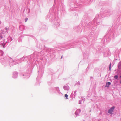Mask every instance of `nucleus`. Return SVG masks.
<instances>
[{
  "label": "nucleus",
  "instance_id": "nucleus-4",
  "mask_svg": "<svg viewBox=\"0 0 121 121\" xmlns=\"http://www.w3.org/2000/svg\"><path fill=\"white\" fill-rule=\"evenodd\" d=\"M114 78H115V79H117L118 78V76L117 75H115V76H114Z\"/></svg>",
  "mask_w": 121,
  "mask_h": 121
},
{
  "label": "nucleus",
  "instance_id": "nucleus-7",
  "mask_svg": "<svg viewBox=\"0 0 121 121\" xmlns=\"http://www.w3.org/2000/svg\"><path fill=\"white\" fill-rule=\"evenodd\" d=\"M3 47L4 48V46H3Z\"/></svg>",
  "mask_w": 121,
  "mask_h": 121
},
{
  "label": "nucleus",
  "instance_id": "nucleus-6",
  "mask_svg": "<svg viewBox=\"0 0 121 121\" xmlns=\"http://www.w3.org/2000/svg\"><path fill=\"white\" fill-rule=\"evenodd\" d=\"M111 64L110 63V66L109 68V70H111Z\"/></svg>",
  "mask_w": 121,
  "mask_h": 121
},
{
  "label": "nucleus",
  "instance_id": "nucleus-8",
  "mask_svg": "<svg viewBox=\"0 0 121 121\" xmlns=\"http://www.w3.org/2000/svg\"><path fill=\"white\" fill-rule=\"evenodd\" d=\"M62 56L61 58H62Z\"/></svg>",
  "mask_w": 121,
  "mask_h": 121
},
{
  "label": "nucleus",
  "instance_id": "nucleus-1",
  "mask_svg": "<svg viewBox=\"0 0 121 121\" xmlns=\"http://www.w3.org/2000/svg\"><path fill=\"white\" fill-rule=\"evenodd\" d=\"M115 108V107L114 106H113L111 107L110 109L108 111V113L110 114H112V112L113 111Z\"/></svg>",
  "mask_w": 121,
  "mask_h": 121
},
{
  "label": "nucleus",
  "instance_id": "nucleus-9",
  "mask_svg": "<svg viewBox=\"0 0 121 121\" xmlns=\"http://www.w3.org/2000/svg\"><path fill=\"white\" fill-rule=\"evenodd\" d=\"M120 83H121V82H120Z\"/></svg>",
  "mask_w": 121,
  "mask_h": 121
},
{
  "label": "nucleus",
  "instance_id": "nucleus-5",
  "mask_svg": "<svg viewBox=\"0 0 121 121\" xmlns=\"http://www.w3.org/2000/svg\"><path fill=\"white\" fill-rule=\"evenodd\" d=\"M28 20V18H26L25 19V22H27V21Z\"/></svg>",
  "mask_w": 121,
  "mask_h": 121
},
{
  "label": "nucleus",
  "instance_id": "nucleus-3",
  "mask_svg": "<svg viewBox=\"0 0 121 121\" xmlns=\"http://www.w3.org/2000/svg\"><path fill=\"white\" fill-rule=\"evenodd\" d=\"M66 97V99H68V98H67V97H68V95H67V94H65L64 95Z\"/></svg>",
  "mask_w": 121,
  "mask_h": 121
},
{
  "label": "nucleus",
  "instance_id": "nucleus-2",
  "mask_svg": "<svg viewBox=\"0 0 121 121\" xmlns=\"http://www.w3.org/2000/svg\"><path fill=\"white\" fill-rule=\"evenodd\" d=\"M111 84V83L108 82L106 83V84L105 86V87H108L109 85Z\"/></svg>",
  "mask_w": 121,
  "mask_h": 121
},
{
  "label": "nucleus",
  "instance_id": "nucleus-10",
  "mask_svg": "<svg viewBox=\"0 0 121 121\" xmlns=\"http://www.w3.org/2000/svg\"><path fill=\"white\" fill-rule=\"evenodd\" d=\"M120 78H121V76H120Z\"/></svg>",
  "mask_w": 121,
  "mask_h": 121
}]
</instances>
